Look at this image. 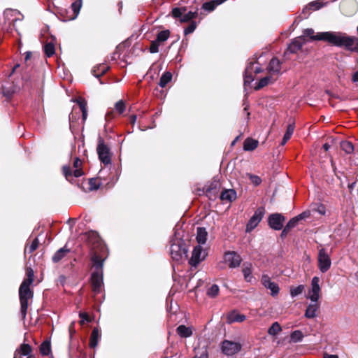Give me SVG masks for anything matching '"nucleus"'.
<instances>
[{"instance_id":"obj_8","label":"nucleus","mask_w":358,"mask_h":358,"mask_svg":"<svg viewBox=\"0 0 358 358\" xmlns=\"http://www.w3.org/2000/svg\"><path fill=\"white\" fill-rule=\"evenodd\" d=\"M207 253L201 245L196 246L192 253L189 259L191 266L196 267L201 262L205 259Z\"/></svg>"},{"instance_id":"obj_11","label":"nucleus","mask_w":358,"mask_h":358,"mask_svg":"<svg viewBox=\"0 0 358 358\" xmlns=\"http://www.w3.org/2000/svg\"><path fill=\"white\" fill-rule=\"evenodd\" d=\"M241 346L240 343L229 341H224L222 344V350L226 355L230 356L240 351Z\"/></svg>"},{"instance_id":"obj_12","label":"nucleus","mask_w":358,"mask_h":358,"mask_svg":"<svg viewBox=\"0 0 358 358\" xmlns=\"http://www.w3.org/2000/svg\"><path fill=\"white\" fill-rule=\"evenodd\" d=\"M285 217L280 213L271 214L268 217V224L275 230H280L283 227Z\"/></svg>"},{"instance_id":"obj_59","label":"nucleus","mask_w":358,"mask_h":358,"mask_svg":"<svg viewBox=\"0 0 358 358\" xmlns=\"http://www.w3.org/2000/svg\"><path fill=\"white\" fill-rule=\"evenodd\" d=\"M310 216V212L309 210L304 211L302 213L297 215L298 218L301 220L308 218Z\"/></svg>"},{"instance_id":"obj_24","label":"nucleus","mask_w":358,"mask_h":358,"mask_svg":"<svg viewBox=\"0 0 358 358\" xmlns=\"http://www.w3.org/2000/svg\"><path fill=\"white\" fill-rule=\"evenodd\" d=\"M253 72V64L251 62L250 63L246 69L244 76V84H250L252 81H253L254 78L252 76Z\"/></svg>"},{"instance_id":"obj_54","label":"nucleus","mask_w":358,"mask_h":358,"mask_svg":"<svg viewBox=\"0 0 358 358\" xmlns=\"http://www.w3.org/2000/svg\"><path fill=\"white\" fill-rule=\"evenodd\" d=\"M249 178L250 181L255 185H259L262 182V179L255 175L252 174H248Z\"/></svg>"},{"instance_id":"obj_27","label":"nucleus","mask_w":358,"mask_h":358,"mask_svg":"<svg viewBox=\"0 0 358 358\" xmlns=\"http://www.w3.org/2000/svg\"><path fill=\"white\" fill-rule=\"evenodd\" d=\"M208 233L205 228H197L196 241L199 244H204L207 240Z\"/></svg>"},{"instance_id":"obj_38","label":"nucleus","mask_w":358,"mask_h":358,"mask_svg":"<svg viewBox=\"0 0 358 358\" xmlns=\"http://www.w3.org/2000/svg\"><path fill=\"white\" fill-rule=\"evenodd\" d=\"M299 221H300V220L298 218L297 216L291 219L288 222V223L286 224L285 227L284 228V229L282 231V234H285L287 231H288L289 230H290L291 229L295 227Z\"/></svg>"},{"instance_id":"obj_50","label":"nucleus","mask_w":358,"mask_h":358,"mask_svg":"<svg viewBox=\"0 0 358 358\" xmlns=\"http://www.w3.org/2000/svg\"><path fill=\"white\" fill-rule=\"evenodd\" d=\"M294 124H289L287 126V131L284 135V136L285 137V140H289L291 138L292 135L294 133Z\"/></svg>"},{"instance_id":"obj_2","label":"nucleus","mask_w":358,"mask_h":358,"mask_svg":"<svg viewBox=\"0 0 358 358\" xmlns=\"http://www.w3.org/2000/svg\"><path fill=\"white\" fill-rule=\"evenodd\" d=\"M30 286L31 285H27L26 282H22L19 288L20 314L22 320L26 318L29 300H31L33 298V292L30 289Z\"/></svg>"},{"instance_id":"obj_19","label":"nucleus","mask_w":358,"mask_h":358,"mask_svg":"<svg viewBox=\"0 0 358 358\" xmlns=\"http://www.w3.org/2000/svg\"><path fill=\"white\" fill-rule=\"evenodd\" d=\"M318 302H311L310 303L305 312V317L308 319H312L316 317V313L319 309Z\"/></svg>"},{"instance_id":"obj_29","label":"nucleus","mask_w":358,"mask_h":358,"mask_svg":"<svg viewBox=\"0 0 358 358\" xmlns=\"http://www.w3.org/2000/svg\"><path fill=\"white\" fill-rule=\"evenodd\" d=\"M92 261L94 263V266L97 270H101L103 266V259L100 256L96 250L94 252L92 257Z\"/></svg>"},{"instance_id":"obj_63","label":"nucleus","mask_w":358,"mask_h":358,"mask_svg":"<svg viewBox=\"0 0 358 358\" xmlns=\"http://www.w3.org/2000/svg\"><path fill=\"white\" fill-rule=\"evenodd\" d=\"M324 358H338V357L336 355H329L327 353H324Z\"/></svg>"},{"instance_id":"obj_55","label":"nucleus","mask_w":358,"mask_h":358,"mask_svg":"<svg viewBox=\"0 0 358 358\" xmlns=\"http://www.w3.org/2000/svg\"><path fill=\"white\" fill-rule=\"evenodd\" d=\"M313 210L317 212L319 214L322 215H324L326 214V208L322 204H319L316 208H313Z\"/></svg>"},{"instance_id":"obj_23","label":"nucleus","mask_w":358,"mask_h":358,"mask_svg":"<svg viewBox=\"0 0 358 358\" xmlns=\"http://www.w3.org/2000/svg\"><path fill=\"white\" fill-rule=\"evenodd\" d=\"M69 251L70 250L65 247L60 248L52 256V262L55 263L59 262L69 252Z\"/></svg>"},{"instance_id":"obj_1","label":"nucleus","mask_w":358,"mask_h":358,"mask_svg":"<svg viewBox=\"0 0 358 358\" xmlns=\"http://www.w3.org/2000/svg\"><path fill=\"white\" fill-rule=\"evenodd\" d=\"M318 38L347 51L358 52V38L341 31L320 32Z\"/></svg>"},{"instance_id":"obj_40","label":"nucleus","mask_w":358,"mask_h":358,"mask_svg":"<svg viewBox=\"0 0 358 358\" xmlns=\"http://www.w3.org/2000/svg\"><path fill=\"white\" fill-rule=\"evenodd\" d=\"M77 103H78L80 110L83 113V119L85 121L87 118V103L84 99H79L77 100Z\"/></svg>"},{"instance_id":"obj_3","label":"nucleus","mask_w":358,"mask_h":358,"mask_svg":"<svg viewBox=\"0 0 358 358\" xmlns=\"http://www.w3.org/2000/svg\"><path fill=\"white\" fill-rule=\"evenodd\" d=\"M188 250L184 242L171 241L170 254L173 259L179 261L187 257Z\"/></svg>"},{"instance_id":"obj_13","label":"nucleus","mask_w":358,"mask_h":358,"mask_svg":"<svg viewBox=\"0 0 358 358\" xmlns=\"http://www.w3.org/2000/svg\"><path fill=\"white\" fill-rule=\"evenodd\" d=\"M262 283L266 288L269 289L271 290V294L272 296H275L278 294V285L275 282H272L270 277L268 275H262Z\"/></svg>"},{"instance_id":"obj_51","label":"nucleus","mask_w":358,"mask_h":358,"mask_svg":"<svg viewBox=\"0 0 358 358\" xmlns=\"http://www.w3.org/2000/svg\"><path fill=\"white\" fill-rule=\"evenodd\" d=\"M115 109L119 113H122L125 110V103L122 100L118 101L115 105Z\"/></svg>"},{"instance_id":"obj_48","label":"nucleus","mask_w":358,"mask_h":358,"mask_svg":"<svg viewBox=\"0 0 358 358\" xmlns=\"http://www.w3.org/2000/svg\"><path fill=\"white\" fill-rule=\"evenodd\" d=\"M185 11V8H175L172 10V15L175 18H181L183 16L184 12Z\"/></svg>"},{"instance_id":"obj_31","label":"nucleus","mask_w":358,"mask_h":358,"mask_svg":"<svg viewBox=\"0 0 358 358\" xmlns=\"http://www.w3.org/2000/svg\"><path fill=\"white\" fill-rule=\"evenodd\" d=\"M177 332L180 336L183 338H187L192 335V331L190 328L185 327V325H180L177 328Z\"/></svg>"},{"instance_id":"obj_28","label":"nucleus","mask_w":358,"mask_h":358,"mask_svg":"<svg viewBox=\"0 0 358 358\" xmlns=\"http://www.w3.org/2000/svg\"><path fill=\"white\" fill-rule=\"evenodd\" d=\"M258 143V141L248 138L244 141L243 149L246 151L254 150L257 147Z\"/></svg>"},{"instance_id":"obj_61","label":"nucleus","mask_w":358,"mask_h":358,"mask_svg":"<svg viewBox=\"0 0 358 358\" xmlns=\"http://www.w3.org/2000/svg\"><path fill=\"white\" fill-rule=\"evenodd\" d=\"M352 81L355 83H358V71L352 74Z\"/></svg>"},{"instance_id":"obj_41","label":"nucleus","mask_w":358,"mask_h":358,"mask_svg":"<svg viewBox=\"0 0 358 358\" xmlns=\"http://www.w3.org/2000/svg\"><path fill=\"white\" fill-rule=\"evenodd\" d=\"M303 338V333L299 330L293 331L290 335L291 341L294 343H298L302 341Z\"/></svg>"},{"instance_id":"obj_26","label":"nucleus","mask_w":358,"mask_h":358,"mask_svg":"<svg viewBox=\"0 0 358 358\" xmlns=\"http://www.w3.org/2000/svg\"><path fill=\"white\" fill-rule=\"evenodd\" d=\"M100 337L99 330L97 328H94L92 331L90 339V345L91 348H95L97 345Z\"/></svg>"},{"instance_id":"obj_4","label":"nucleus","mask_w":358,"mask_h":358,"mask_svg":"<svg viewBox=\"0 0 358 358\" xmlns=\"http://www.w3.org/2000/svg\"><path fill=\"white\" fill-rule=\"evenodd\" d=\"M242 259L241 256L234 251H228L224 254L223 262L218 264V267L220 269L224 268V264H227L230 268L238 267L241 264Z\"/></svg>"},{"instance_id":"obj_14","label":"nucleus","mask_w":358,"mask_h":358,"mask_svg":"<svg viewBox=\"0 0 358 358\" xmlns=\"http://www.w3.org/2000/svg\"><path fill=\"white\" fill-rule=\"evenodd\" d=\"M103 285V276L99 271L94 272L92 275V286L95 293H99L101 291Z\"/></svg>"},{"instance_id":"obj_47","label":"nucleus","mask_w":358,"mask_h":358,"mask_svg":"<svg viewBox=\"0 0 358 358\" xmlns=\"http://www.w3.org/2000/svg\"><path fill=\"white\" fill-rule=\"evenodd\" d=\"M9 12L11 13L12 15H19L21 16V17H17V18H15V20H13V26L15 27L16 31L18 32V34H20V32H19V28L17 27V22H21L22 20V18H23V16L17 10H7V13Z\"/></svg>"},{"instance_id":"obj_5","label":"nucleus","mask_w":358,"mask_h":358,"mask_svg":"<svg viewBox=\"0 0 358 358\" xmlns=\"http://www.w3.org/2000/svg\"><path fill=\"white\" fill-rule=\"evenodd\" d=\"M81 164L82 162L79 158H76L73 162V167L75 168V170L73 171V173H72L71 169L70 166H64L63 167V173L65 176L66 180L69 181H71V178L72 176L73 175L74 177L78 178L81 176L83 174V171L81 169Z\"/></svg>"},{"instance_id":"obj_45","label":"nucleus","mask_w":358,"mask_h":358,"mask_svg":"<svg viewBox=\"0 0 358 358\" xmlns=\"http://www.w3.org/2000/svg\"><path fill=\"white\" fill-rule=\"evenodd\" d=\"M322 5L321 3L319 1H313L310 3H308L306 7L303 8V12L305 10H316L321 8Z\"/></svg>"},{"instance_id":"obj_30","label":"nucleus","mask_w":358,"mask_h":358,"mask_svg":"<svg viewBox=\"0 0 358 358\" xmlns=\"http://www.w3.org/2000/svg\"><path fill=\"white\" fill-rule=\"evenodd\" d=\"M81 1H76L71 4V9L73 11V15H71L68 20H74L78 15L81 8Z\"/></svg>"},{"instance_id":"obj_64","label":"nucleus","mask_w":358,"mask_h":358,"mask_svg":"<svg viewBox=\"0 0 358 358\" xmlns=\"http://www.w3.org/2000/svg\"><path fill=\"white\" fill-rule=\"evenodd\" d=\"M331 165L333 169L334 172L336 173V166L335 165V162H334L333 159H331Z\"/></svg>"},{"instance_id":"obj_62","label":"nucleus","mask_w":358,"mask_h":358,"mask_svg":"<svg viewBox=\"0 0 358 358\" xmlns=\"http://www.w3.org/2000/svg\"><path fill=\"white\" fill-rule=\"evenodd\" d=\"M136 115H132L131 117H130V123L132 124V125H134L136 121Z\"/></svg>"},{"instance_id":"obj_57","label":"nucleus","mask_w":358,"mask_h":358,"mask_svg":"<svg viewBox=\"0 0 358 358\" xmlns=\"http://www.w3.org/2000/svg\"><path fill=\"white\" fill-rule=\"evenodd\" d=\"M79 317L81 318V321H80V324H83L85 322V321H86V322H90L91 321L88 314L86 313L80 312L79 313Z\"/></svg>"},{"instance_id":"obj_18","label":"nucleus","mask_w":358,"mask_h":358,"mask_svg":"<svg viewBox=\"0 0 358 358\" xmlns=\"http://www.w3.org/2000/svg\"><path fill=\"white\" fill-rule=\"evenodd\" d=\"M32 352V348L29 344H22L19 348H17L15 353L14 357H21L22 356L29 355Z\"/></svg>"},{"instance_id":"obj_20","label":"nucleus","mask_w":358,"mask_h":358,"mask_svg":"<svg viewBox=\"0 0 358 358\" xmlns=\"http://www.w3.org/2000/svg\"><path fill=\"white\" fill-rule=\"evenodd\" d=\"M252 265L250 262H245L243 264L242 273L247 282H252L253 276L252 275Z\"/></svg>"},{"instance_id":"obj_7","label":"nucleus","mask_w":358,"mask_h":358,"mask_svg":"<svg viewBox=\"0 0 358 358\" xmlns=\"http://www.w3.org/2000/svg\"><path fill=\"white\" fill-rule=\"evenodd\" d=\"M319 283L320 278L317 276L313 277L311 281V287L307 295V299H309L311 302H317L320 299L321 288Z\"/></svg>"},{"instance_id":"obj_58","label":"nucleus","mask_w":358,"mask_h":358,"mask_svg":"<svg viewBox=\"0 0 358 358\" xmlns=\"http://www.w3.org/2000/svg\"><path fill=\"white\" fill-rule=\"evenodd\" d=\"M90 236H92L94 239V241L97 243L98 245L101 247V252L103 251V250H105V247L102 245L101 243H99V238L97 234L94 232H92L90 234Z\"/></svg>"},{"instance_id":"obj_9","label":"nucleus","mask_w":358,"mask_h":358,"mask_svg":"<svg viewBox=\"0 0 358 358\" xmlns=\"http://www.w3.org/2000/svg\"><path fill=\"white\" fill-rule=\"evenodd\" d=\"M264 208L262 207L257 209L247 224L246 231H252L258 225L264 215Z\"/></svg>"},{"instance_id":"obj_6","label":"nucleus","mask_w":358,"mask_h":358,"mask_svg":"<svg viewBox=\"0 0 358 358\" xmlns=\"http://www.w3.org/2000/svg\"><path fill=\"white\" fill-rule=\"evenodd\" d=\"M331 262L326 250L322 248L318 252V267L321 272H327L331 267Z\"/></svg>"},{"instance_id":"obj_22","label":"nucleus","mask_w":358,"mask_h":358,"mask_svg":"<svg viewBox=\"0 0 358 358\" xmlns=\"http://www.w3.org/2000/svg\"><path fill=\"white\" fill-rule=\"evenodd\" d=\"M276 79H277V78L275 76H273L272 74L268 73V75L267 76L262 78L259 81L257 85L255 87V90H258L269 84H271L274 81H275Z\"/></svg>"},{"instance_id":"obj_32","label":"nucleus","mask_w":358,"mask_h":358,"mask_svg":"<svg viewBox=\"0 0 358 358\" xmlns=\"http://www.w3.org/2000/svg\"><path fill=\"white\" fill-rule=\"evenodd\" d=\"M108 69V67L104 64H99L96 66H94L92 70V73L95 77H100L103 74H104Z\"/></svg>"},{"instance_id":"obj_46","label":"nucleus","mask_w":358,"mask_h":358,"mask_svg":"<svg viewBox=\"0 0 358 358\" xmlns=\"http://www.w3.org/2000/svg\"><path fill=\"white\" fill-rule=\"evenodd\" d=\"M44 51L47 57H50L55 53V46L52 43H48L44 46Z\"/></svg>"},{"instance_id":"obj_33","label":"nucleus","mask_w":358,"mask_h":358,"mask_svg":"<svg viewBox=\"0 0 358 358\" xmlns=\"http://www.w3.org/2000/svg\"><path fill=\"white\" fill-rule=\"evenodd\" d=\"M303 33V34L301 36H303V38L308 36V37H310V40L321 41L320 39L318 38L319 36H317L320 35V32L315 34L314 30L311 28L304 29Z\"/></svg>"},{"instance_id":"obj_42","label":"nucleus","mask_w":358,"mask_h":358,"mask_svg":"<svg viewBox=\"0 0 358 358\" xmlns=\"http://www.w3.org/2000/svg\"><path fill=\"white\" fill-rule=\"evenodd\" d=\"M34 273L31 268L27 269V278L24 279L22 282H26L27 285H31L34 282Z\"/></svg>"},{"instance_id":"obj_37","label":"nucleus","mask_w":358,"mask_h":358,"mask_svg":"<svg viewBox=\"0 0 358 358\" xmlns=\"http://www.w3.org/2000/svg\"><path fill=\"white\" fill-rule=\"evenodd\" d=\"M40 352L43 355H48L51 352L50 342L48 341L43 342L40 347Z\"/></svg>"},{"instance_id":"obj_53","label":"nucleus","mask_w":358,"mask_h":358,"mask_svg":"<svg viewBox=\"0 0 358 358\" xmlns=\"http://www.w3.org/2000/svg\"><path fill=\"white\" fill-rule=\"evenodd\" d=\"M38 244H39V241L38 240V238H35L32 243H31V245L29 246L28 248V251L29 253H31L33 252L34 251H35L38 246Z\"/></svg>"},{"instance_id":"obj_43","label":"nucleus","mask_w":358,"mask_h":358,"mask_svg":"<svg viewBox=\"0 0 358 358\" xmlns=\"http://www.w3.org/2000/svg\"><path fill=\"white\" fill-rule=\"evenodd\" d=\"M304 290V286L303 285H300L295 287H291L290 289V295L292 297H295L299 294H301Z\"/></svg>"},{"instance_id":"obj_60","label":"nucleus","mask_w":358,"mask_h":358,"mask_svg":"<svg viewBox=\"0 0 358 358\" xmlns=\"http://www.w3.org/2000/svg\"><path fill=\"white\" fill-rule=\"evenodd\" d=\"M95 179H90V189L91 190L97 189L99 188V185H96Z\"/></svg>"},{"instance_id":"obj_10","label":"nucleus","mask_w":358,"mask_h":358,"mask_svg":"<svg viewBox=\"0 0 358 358\" xmlns=\"http://www.w3.org/2000/svg\"><path fill=\"white\" fill-rule=\"evenodd\" d=\"M97 152L99 155V158L101 162H103L104 164H108L110 163L109 149L105 145L102 139H99V141Z\"/></svg>"},{"instance_id":"obj_39","label":"nucleus","mask_w":358,"mask_h":358,"mask_svg":"<svg viewBox=\"0 0 358 358\" xmlns=\"http://www.w3.org/2000/svg\"><path fill=\"white\" fill-rule=\"evenodd\" d=\"M170 36V31L169 30H164L158 33L156 41L162 43L166 41Z\"/></svg>"},{"instance_id":"obj_25","label":"nucleus","mask_w":358,"mask_h":358,"mask_svg":"<svg viewBox=\"0 0 358 358\" xmlns=\"http://www.w3.org/2000/svg\"><path fill=\"white\" fill-rule=\"evenodd\" d=\"M184 233L185 231L182 229V227L180 225H176L174 228L173 238L171 239V241L176 242H184L182 239Z\"/></svg>"},{"instance_id":"obj_21","label":"nucleus","mask_w":358,"mask_h":358,"mask_svg":"<svg viewBox=\"0 0 358 358\" xmlns=\"http://www.w3.org/2000/svg\"><path fill=\"white\" fill-rule=\"evenodd\" d=\"M245 320V316L244 315L240 314L237 311H231L227 315V320L228 323L233 322H241Z\"/></svg>"},{"instance_id":"obj_56","label":"nucleus","mask_w":358,"mask_h":358,"mask_svg":"<svg viewBox=\"0 0 358 358\" xmlns=\"http://www.w3.org/2000/svg\"><path fill=\"white\" fill-rule=\"evenodd\" d=\"M196 27L195 22H192L185 29V34L187 35L191 33H192Z\"/></svg>"},{"instance_id":"obj_34","label":"nucleus","mask_w":358,"mask_h":358,"mask_svg":"<svg viewBox=\"0 0 358 358\" xmlns=\"http://www.w3.org/2000/svg\"><path fill=\"white\" fill-rule=\"evenodd\" d=\"M341 148L346 153L351 154L353 152L355 148L352 143L348 141L341 142Z\"/></svg>"},{"instance_id":"obj_36","label":"nucleus","mask_w":358,"mask_h":358,"mask_svg":"<svg viewBox=\"0 0 358 358\" xmlns=\"http://www.w3.org/2000/svg\"><path fill=\"white\" fill-rule=\"evenodd\" d=\"M282 331V328L278 322L272 324L268 330V334L271 336H275Z\"/></svg>"},{"instance_id":"obj_15","label":"nucleus","mask_w":358,"mask_h":358,"mask_svg":"<svg viewBox=\"0 0 358 358\" xmlns=\"http://www.w3.org/2000/svg\"><path fill=\"white\" fill-rule=\"evenodd\" d=\"M268 72L269 74L278 78L280 74L281 66L280 62L277 58H273L268 66Z\"/></svg>"},{"instance_id":"obj_17","label":"nucleus","mask_w":358,"mask_h":358,"mask_svg":"<svg viewBox=\"0 0 358 358\" xmlns=\"http://www.w3.org/2000/svg\"><path fill=\"white\" fill-rule=\"evenodd\" d=\"M236 192L232 189H225L220 194V199L225 202H232L236 199Z\"/></svg>"},{"instance_id":"obj_52","label":"nucleus","mask_w":358,"mask_h":358,"mask_svg":"<svg viewBox=\"0 0 358 358\" xmlns=\"http://www.w3.org/2000/svg\"><path fill=\"white\" fill-rule=\"evenodd\" d=\"M160 43L157 41L156 40L153 41L151 43L150 47V51L152 53H156L159 51V46L160 45Z\"/></svg>"},{"instance_id":"obj_16","label":"nucleus","mask_w":358,"mask_h":358,"mask_svg":"<svg viewBox=\"0 0 358 358\" xmlns=\"http://www.w3.org/2000/svg\"><path fill=\"white\" fill-rule=\"evenodd\" d=\"M305 43L306 38H303V36L297 37L289 44L287 50L291 53L296 52Z\"/></svg>"},{"instance_id":"obj_49","label":"nucleus","mask_w":358,"mask_h":358,"mask_svg":"<svg viewBox=\"0 0 358 358\" xmlns=\"http://www.w3.org/2000/svg\"><path fill=\"white\" fill-rule=\"evenodd\" d=\"M219 293V287L217 285H213L207 291V294L210 297L216 296Z\"/></svg>"},{"instance_id":"obj_35","label":"nucleus","mask_w":358,"mask_h":358,"mask_svg":"<svg viewBox=\"0 0 358 358\" xmlns=\"http://www.w3.org/2000/svg\"><path fill=\"white\" fill-rule=\"evenodd\" d=\"M172 78V75L170 72L164 73L160 78L159 85L161 87H164Z\"/></svg>"},{"instance_id":"obj_44","label":"nucleus","mask_w":358,"mask_h":358,"mask_svg":"<svg viewBox=\"0 0 358 358\" xmlns=\"http://www.w3.org/2000/svg\"><path fill=\"white\" fill-rule=\"evenodd\" d=\"M197 16V12H192L189 11L187 13L183 15V16L180 18V22H187L189 20L196 17Z\"/></svg>"}]
</instances>
